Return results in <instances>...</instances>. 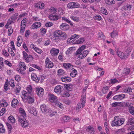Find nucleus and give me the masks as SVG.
<instances>
[{
    "label": "nucleus",
    "instance_id": "1",
    "mask_svg": "<svg viewBox=\"0 0 134 134\" xmlns=\"http://www.w3.org/2000/svg\"><path fill=\"white\" fill-rule=\"evenodd\" d=\"M19 112L21 115L18 117L19 121L20 123L22 126L26 127L28 126V123L25 118L26 116L25 111L22 108H20L19 109Z\"/></svg>",
    "mask_w": 134,
    "mask_h": 134
},
{
    "label": "nucleus",
    "instance_id": "2",
    "mask_svg": "<svg viewBox=\"0 0 134 134\" xmlns=\"http://www.w3.org/2000/svg\"><path fill=\"white\" fill-rule=\"evenodd\" d=\"M119 118V116L114 117V120L112 121L111 123V125L113 126H120L124 123V119L123 118L120 119Z\"/></svg>",
    "mask_w": 134,
    "mask_h": 134
},
{
    "label": "nucleus",
    "instance_id": "3",
    "mask_svg": "<svg viewBox=\"0 0 134 134\" xmlns=\"http://www.w3.org/2000/svg\"><path fill=\"white\" fill-rule=\"evenodd\" d=\"M86 96L85 94H83L82 95L80 99V102L77 104V108L78 109L81 108H83L85 106V105L86 103Z\"/></svg>",
    "mask_w": 134,
    "mask_h": 134
},
{
    "label": "nucleus",
    "instance_id": "4",
    "mask_svg": "<svg viewBox=\"0 0 134 134\" xmlns=\"http://www.w3.org/2000/svg\"><path fill=\"white\" fill-rule=\"evenodd\" d=\"M26 69V66L25 63L21 62L19 64V68L16 69V71L19 73L24 74L25 72L24 71Z\"/></svg>",
    "mask_w": 134,
    "mask_h": 134
},
{
    "label": "nucleus",
    "instance_id": "5",
    "mask_svg": "<svg viewBox=\"0 0 134 134\" xmlns=\"http://www.w3.org/2000/svg\"><path fill=\"white\" fill-rule=\"evenodd\" d=\"M40 108L42 112L43 113H51L52 112L51 110L45 104L41 105Z\"/></svg>",
    "mask_w": 134,
    "mask_h": 134
},
{
    "label": "nucleus",
    "instance_id": "6",
    "mask_svg": "<svg viewBox=\"0 0 134 134\" xmlns=\"http://www.w3.org/2000/svg\"><path fill=\"white\" fill-rule=\"evenodd\" d=\"M45 63L46 67V68H52L53 66V63L49 60L48 57L46 58Z\"/></svg>",
    "mask_w": 134,
    "mask_h": 134
},
{
    "label": "nucleus",
    "instance_id": "7",
    "mask_svg": "<svg viewBox=\"0 0 134 134\" xmlns=\"http://www.w3.org/2000/svg\"><path fill=\"white\" fill-rule=\"evenodd\" d=\"M125 97V95L122 93L118 95H116L113 97V99L115 100H120L123 99Z\"/></svg>",
    "mask_w": 134,
    "mask_h": 134
},
{
    "label": "nucleus",
    "instance_id": "8",
    "mask_svg": "<svg viewBox=\"0 0 134 134\" xmlns=\"http://www.w3.org/2000/svg\"><path fill=\"white\" fill-rule=\"evenodd\" d=\"M79 6L80 5L79 4L73 2L69 3L67 5V7L69 8H78Z\"/></svg>",
    "mask_w": 134,
    "mask_h": 134
},
{
    "label": "nucleus",
    "instance_id": "9",
    "mask_svg": "<svg viewBox=\"0 0 134 134\" xmlns=\"http://www.w3.org/2000/svg\"><path fill=\"white\" fill-rule=\"evenodd\" d=\"M49 100L52 102L56 103L58 102V100L57 99L56 96L53 94H50L49 95Z\"/></svg>",
    "mask_w": 134,
    "mask_h": 134
},
{
    "label": "nucleus",
    "instance_id": "10",
    "mask_svg": "<svg viewBox=\"0 0 134 134\" xmlns=\"http://www.w3.org/2000/svg\"><path fill=\"white\" fill-rule=\"evenodd\" d=\"M25 100L26 101L28 100L29 104H32L33 103L35 100L32 94H30L27 98H25L24 99V101Z\"/></svg>",
    "mask_w": 134,
    "mask_h": 134
},
{
    "label": "nucleus",
    "instance_id": "11",
    "mask_svg": "<svg viewBox=\"0 0 134 134\" xmlns=\"http://www.w3.org/2000/svg\"><path fill=\"white\" fill-rule=\"evenodd\" d=\"M63 87L60 85L57 86L55 87L54 91L55 92L57 93L60 94L62 92Z\"/></svg>",
    "mask_w": 134,
    "mask_h": 134
},
{
    "label": "nucleus",
    "instance_id": "12",
    "mask_svg": "<svg viewBox=\"0 0 134 134\" xmlns=\"http://www.w3.org/2000/svg\"><path fill=\"white\" fill-rule=\"evenodd\" d=\"M60 28L63 30H66L69 29V25L65 23H63L60 26Z\"/></svg>",
    "mask_w": 134,
    "mask_h": 134
},
{
    "label": "nucleus",
    "instance_id": "13",
    "mask_svg": "<svg viewBox=\"0 0 134 134\" xmlns=\"http://www.w3.org/2000/svg\"><path fill=\"white\" fill-rule=\"evenodd\" d=\"M28 110L29 112L32 114H33L34 115L37 116V113L36 110V108L34 107H29Z\"/></svg>",
    "mask_w": 134,
    "mask_h": 134
},
{
    "label": "nucleus",
    "instance_id": "14",
    "mask_svg": "<svg viewBox=\"0 0 134 134\" xmlns=\"http://www.w3.org/2000/svg\"><path fill=\"white\" fill-rule=\"evenodd\" d=\"M61 80L63 82H69L71 81V79L67 76H63L61 78Z\"/></svg>",
    "mask_w": 134,
    "mask_h": 134
},
{
    "label": "nucleus",
    "instance_id": "15",
    "mask_svg": "<svg viewBox=\"0 0 134 134\" xmlns=\"http://www.w3.org/2000/svg\"><path fill=\"white\" fill-rule=\"evenodd\" d=\"M59 52V50L58 49L53 48L50 51V52L52 55L53 56L57 55Z\"/></svg>",
    "mask_w": 134,
    "mask_h": 134
},
{
    "label": "nucleus",
    "instance_id": "16",
    "mask_svg": "<svg viewBox=\"0 0 134 134\" xmlns=\"http://www.w3.org/2000/svg\"><path fill=\"white\" fill-rule=\"evenodd\" d=\"M31 79L32 80L35 81L37 83L39 81V78L37 77L36 74L32 73L31 74Z\"/></svg>",
    "mask_w": 134,
    "mask_h": 134
},
{
    "label": "nucleus",
    "instance_id": "17",
    "mask_svg": "<svg viewBox=\"0 0 134 134\" xmlns=\"http://www.w3.org/2000/svg\"><path fill=\"white\" fill-rule=\"evenodd\" d=\"M36 93L39 97H41L43 94L44 90L43 88H40L36 89Z\"/></svg>",
    "mask_w": 134,
    "mask_h": 134
},
{
    "label": "nucleus",
    "instance_id": "18",
    "mask_svg": "<svg viewBox=\"0 0 134 134\" xmlns=\"http://www.w3.org/2000/svg\"><path fill=\"white\" fill-rule=\"evenodd\" d=\"M49 18L51 20H56L59 18V17L56 15L51 14L49 16Z\"/></svg>",
    "mask_w": 134,
    "mask_h": 134
},
{
    "label": "nucleus",
    "instance_id": "19",
    "mask_svg": "<svg viewBox=\"0 0 134 134\" xmlns=\"http://www.w3.org/2000/svg\"><path fill=\"white\" fill-rule=\"evenodd\" d=\"M73 86L72 85L70 84H66L64 85V90H66V91H71L72 88Z\"/></svg>",
    "mask_w": 134,
    "mask_h": 134
},
{
    "label": "nucleus",
    "instance_id": "20",
    "mask_svg": "<svg viewBox=\"0 0 134 134\" xmlns=\"http://www.w3.org/2000/svg\"><path fill=\"white\" fill-rule=\"evenodd\" d=\"M44 4L43 3H36L35 5L36 8H38L40 9L44 8Z\"/></svg>",
    "mask_w": 134,
    "mask_h": 134
},
{
    "label": "nucleus",
    "instance_id": "21",
    "mask_svg": "<svg viewBox=\"0 0 134 134\" xmlns=\"http://www.w3.org/2000/svg\"><path fill=\"white\" fill-rule=\"evenodd\" d=\"M41 24L40 22H36L34 23L32 26L31 28L32 29H37L41 25Z\"/></svg>",
    "mask_w": 134,
    "mask_h": 134
},
{
    "label": "nucleus",
    "instance_id": "22",
    "mask_svg": "<svg viewBox=\"0 0 134 134\" xmlns=\"http://www.w3.org/2000/svg\"><path fill=\"white\" fill-rule=\"evenodd\" d=\"M22 96H21L22 99L24 100V99L25 98H27L30 94L26 91H23L22 92Z\"/></svg>",
    "mask_w": 134,
    "mask_h": 134
},
{
    "label": "nucleus",
    "instance_id": "23",
    "mask_svg": "<svg viewBox=\"0 0 134 134\" xmlns=\"http://www.w3.org/2000/svg\"><path fill=\"white\" fill-rule=\"evenodd\" d=\"M62 31L60 30H57L54 33V36L55 38L58 37L60 36Z\"/></svg>",
    "mask_w": 134,
    "mask_h": 134
},
{
    "label": "nucleus",
    "instance_id": "24",
    "mask_svg": "<svg viewBox=\"0 0 134 134\" xmlns=\"http://www.w3.org/2000/svg\"><path fill=\"white\" fill-rule=\"evenodd\" d=\"M64 91H62V92L60 94L61 96L63 97H69L70 96V94L69 93V92L67 91H65L64 90Z\"/></svg>",
    "mask_w": 134,
    "mask_h": 134
},
{
    "label": "nucleus",
    "instance_id": "25",
    "mask_svg": "<svg viewBox=\"0 0 134 134\" xmlns=\"http://www.w3.org/2000/svg\"><path fill=\"white\" fill-rule=\"evenodd\" d=\"M86 130L88 132H89L93 134L94 132V130L93 127L91 126H88L87 129H86Z\"/></svg>",
    "mask_w": 134,
    "mask_h": 134
},
{
    "label": "nucleus",
    "instance_id": "26",
    "mask_svg": "<svg viewBox=\"0 0 134 134\" xmlns=\"http://www.w3.org/2000/svg\"><path fill=\"white\" fill-rule=\"evenodd\" d=\"M72 70L73 71L70 73V75L72 77H74L76 76L77 74V71L74 68H72Z\"/></svg>",
    "mask_w": 134,
    "mask_h": 134
},
{
    "label": "nucleus",
    "instance_id": "27",
    "mask_svg": "<svg viewBox=\"0 0 134 134\" xmlns=\"http://www.w3.org/2000/svg\"><path fill=\"white\" fill-rule=\"evenodd\" d=\"M8 119L9 122H11L12 123H14L15 122V119L12 115L9 116L8 118Z\"/></svg>",
    "mask_w": 134,
    "mask_h": 134
},
{
    "label": "nucleus",
    "instance_id": "28",
    "mask_svg": "<svg viewBox=\"0 0 134 134\" xmlns=\"http://www.w3.org/2000/svg\"><path fill=\"white\" fill-rule=\"evenodd\" d=\"M134 124V118H132L129 119L126 125H131Z\"/></svg>",
    "mask_w": 134,
    "mask_h": 134
},
{
    "label": "nucleus",
    "instance_id": "29",
    "mask_svg": "<svg viewBox=\"0 0 134 134\" xmlns=\"http://www.w3.org/2000/svg\"><path fill=\"white\" fill-rule=\"evenodd\" d=\"M118 32L117 31L114 30L111 33L110 36L112 38H114L116 35H118Z\"/></svg>",
    "mask_w": 134,
    "mask_h": 134
},
{
    "label": "nucleus",
    "instance_id": "30",
    "mask_svg": "<svg viewBox=\"0 0 134 134\" xmlns=\"http://www.w3.org/2000/svg\"><path fill=\"white\" fill-rule=\"evenodd\" d=\"M18 103V100L15 98H14L12 101L11 105L12 107L14 106L15 105H17Z\"/></svg>",
    "mask_w": 134,
    "mask_h": 134
},
{
    "label": "nucleus",
    "instance_id": "31",
    "mask_svg": "<svg viewBox=\"0 0 134 134\" xmlns=\"http://www.w3.org/2000/svg\"><path fill=\"white\" fill-rule=\"evenodd\" d=\"M70 19L76 22H78L79 21V18L77 16H74L72 15L70 16Z\"/></svg>",
    "mask_w": 134,
    "mask_h": 134
},
{
    "label": "nucleus",
    "instance_id": "32",
    "mask_svg": "<svg viewBox=\"0 0 134 134\" xmlns=\"http://www.w3.org/2000/svg\"><path fill=\"white\" fill-rule=\"evenodd\" d=\"M123 9L125 10H130L131 9V6L130 5L127 4L124 7Z\"/></svg>",
    "mask_w": 134,
    "mask_h": 134
},
{
    "label": "nucleus",
    "instance_id": "33",
    "mask_svg": "<svg viewBox=\"0 0 134 134\" xmlns=\"http://www.w3.org/2000/svg\"><path fill=\"white\" fill-rule=\"evenodd\" d=\"M32 87L31 86H29L27 87L26 88V90L27 91V92L30 95V94H32V93L31 92L32 91Z\"/></svg>",
    "mask_w": 134,
    "mask_h": 134
},
{
    "label": "nucleus",
    "instance_id": "34",
    "mask_svg": "<svg viewBox=\"0 0 134 134\" xmlns=\"http://www.w3.org/2000/svg\"><path fill=\"white\" fill-rule=\"evenodd\" d=\"M60 36L64 40H65L67 37V35L66 33L63 32L62 31Z\"/></svg>",
    "mask_w": 134,
    "mask_h": 134
},
{
    "label": "nucleus",
    "instance_id": "35",
    "mask_svg": "<svg viewBox=\"0 0 134 134\" xmlns=\"http://www.w3.org/2000/svg\"><path fill=\"white\" fill-rule=\"evenodd\" d=\"M62 19L63 20L65 21L67 23H68L70 24L71 26H72L73 25V24L71 23V21L68 19L66 18L65 17H63L62 18Z\"/></svg>",
    "mask_w": 134,
    "mask_h": 134
},
{
    "label": "nucleus",
    "instance_id": "36",
    "mask_svg": "<svg viewBox=\"0 0 134 134\" xmlns=\"http://www.w3.org/2000/svg\"><path fill=\"white\" fill-rule=\"evenodd\" d=\"M80 36L79 35H76V34H74L71 36V39H72L73 41L75 40V39L76 38H78Z\"/></svg>",
    "mask_w": 134,
    "mask_h": 134
},
{
    "label": "nucleus",
    "instance_id": "37",
    "mask_svg": "<svg viewBox=\"0 0 134 134\" xmlns=\"http://www.w3.org/2000/svg\"><path fill=\"white\" fill-rule=\"evenodd\" d=\"M132 89L130 87H129L127 89H125L123 90V92L124 93H127L129 92H131Z\"/></svg>",
    "mask_w": 134,
    "mask_h": 134
},
{
    "label": "nucleus",
    "instance_id": "38",
    "mask_svg": "<svg viewBox=\"0 0 134 134\" xmlns=\"http://www.w3.org/2000/svg\"><path fill=\"white\" fill-rule=\"evenodd\" d=\"M26 26L25 24H23V25L21 24V29H20V32L21 33H23L24 32L25 30V27Z\"/></svg>",
    "mask_w": 134,
    "mask_h": 134
},
{
    "label": "nucleus",
    "instance_id": "39",
    "mask_svg": "<svg viewBox=\"0 0 134 134\" xmlns=\"http://www.w3.org/2000/svg\"><path fill=\"white\" fill-rule=\"evenodd\" d=\"M105 2L108 4H112L115 3V2L114 0H105Z\"/></svg>",
    "mask_w": 134,
    "mask_h": 134
},
{
    "label": "nucleus",
    "instance_id": "40",
    "mask_svg": "<svg viewBox=\"0 0 134 134\" xmlns=\"http://www.w3.org/2000/svg\"><path fill=\"white\" fill-rule=\"evenodd\" d=\"M85 41V39L84 38H79L78 40L77 41V44H81V43L84 42Z\"/></svg>",
    "mask_w": 134,
    "mask_h": 134
},
{
    "label": "nucleus",
    "instance_id": "41",
    "mask_svg": "<svg viewBox=\"0 0 134 134\" xmlns=\"http://www.w3.org/2000/svg\"><path fill=\"white\" fill-rule=\"evenodd\" d=\"M18 14L17 13L14 14L11 18V19L15 20L17 18Z\"/></svg>",
    "mask_w": 134,
    "mask_h": 134
},
{
    "label": "nucleus",
    "instance_id": "42",
    "mask_svg": "<svg viewBox=\"0 0 134 134\" xmlns=\"http://www.w3.org/2000/svg\"><path fill=\"white\" fill-rule=\"evenodd\" d=\"M129 110L130 113L134 115V107H130L129 109Z\"/></svg>",
    "mask_w": 134,
    "mask_h": 134
},
{
    "label": "nucleus",
    "instance_id": "43",
    "mask_svg": "<svg viewBox=\"0 0 134 134\" xmlns=\"http://www.w3.org/2000/svg\"><path fill=\"white\" fill-rule=\"evenodd\" d=\"M8 50L9 53L11 54L12 56L13 57L14 56L15 54L13 51L12 48H8Z\"/></svg>",
    "mask_w": 134,
    "mask_h": 134
},
{
    "label": "nucleus",
    "instance_id": "44",
    "mask_svg": "<svg viewBox=\"0 0 134 134\" xmlns=\"http://www.w3.org/2000/svg\"><path fill=\"white\" fill-rule=\"evenodd\" d=\"M5 131V129L3 124L0 123V132L1 133H3Z\"/></svg>",
    "mask_w": 134,
    "mask_h": 134
},
{
    "label": "nucleus",
    "instance_id": "45",
    "mask_svg": "<svg viewBox=\"0 0 134 134\" xmlns=\"http://www.w3.org/2000/svg\"><path fill=\"white\" fill-rule=\"evenodd\" d=\"M117 54L120 57L122 58L124 55V53L122 52L118 51L117 53Z\"/></svg>",
    "mask_w": 134,
    "mask_h": 134
},
{
    "label": "nucleus",
    "instance_id": "46",
    "mask_svg": "<svg viewBox=\"0 0 134 134\" xmlns=\"http://www.w3.org/2000/svg\"><path fill=\"white\" fill-rule=\"evenodd\" d=\"M63 66L66 69L70 68L71 67L72 65L69 63H67L64 64Z\"/></svg>",
    "mask_w": 134,
    "mask_h": 134
},
{
    "label": "nucleus",
    "instance_id": "47",
    "mask_svg": "<svg viewBox=\"0 0 134 134\" xmlns=\"http://www.w3.org/2000/svg\"><path fill=\"white\" fill-rule=\"evenodd\" d=\"M109 88L108 86H106L103 88L102 91L104 94H105L107 93L108 90Z\"/></svg>",
    "mask_w": 134,
    "mask_h": 134
},
{
    "label": "nucleus",
    "instance_id": "48",
    "mask_svg": "<svg viewBox=\"0 0 134 134\" xmlns=\"http://www.w3.org/2000/svg\"><path fill=\"white\" fill-rule=\"evenodd\" d=\"M101 12L103 14H104L105 15H107L108 14V13L107 10L104 8L101 9Z\"/></svg>",
    "mask_w": 134,
    "mask_h": 134
},
{
    "label": "nucleus",
    "instance_id": "49",
    "mask_svg": "<svg viewBox=\"0 0 134 134\" xmlns=\"http://www.w3.org/2000/svg\"><path fill=\"white\" fill-rule=\"evenodd\" d=\"M121 103V102H115L112 103L111 106L113 107H115L117 106H119Z\"/></svg>",
    "mask_w": 134,
    "mask_h": 134
},
{
    "label": "nucleus",
    "instance_id": "50",
    "mask_svg": "<svg viewBox=\"0 0 134 134\" xmlns=\"http://www.w3.org/2000/svg\"><path fill=\"white\" fill-rule=\"evenodd\" d=\"M50 10L51 11V12L55 13L57 12V9L56 8L51 7L50 8Z\"/></svg>",
    "mask_w": 134,
    "mask_h": 134
},
{
    "label": "nucleus",
    "instance_id": "51",
    "mask_svg": "<svg viewBox=\"0 0 134 134\" xmlns=\"http://www.w3.org/2000/svg\"><path fill=\"white\" fill-rule=\"evenodd\" d=\"M14 80H11L9 82V84L11 86L13 87L15 86V85L14 83Z\"/></svg>",
    "mask_w": 134,
    "mask_h": 134
},
{
    "label": "nucleus",
    "instance_id": "52",
    "mask_svg": "<svg viewBox=\"0 0 134 134\" xmlns=\"http://www.w3.org/2000/svg\"><path fill=\"white\" fill-rule=\"evenodd\" d=\"M64 73V71L61 69H59L58 71V73L59 75H62Z\"/></svg>",
    "mask_w": 134,
    "mask_h": 134
},
{
    "label": "nucleus",
    "instance_id": "53",
    "mask_svg": "<svg viewBox=\"0 0 134 134\" xmlns=\"http://www.w3.org/2000/svg\"><path fill=\"white\" fill-rule=\"evenodd\" d=\"M35 51L36 52L39 54L41 53L42 52V51L41 49L37 48H35Z\"/></svg>",
    "mask_w": 134,
    "mask_h": 134
},
{
    "label": "nucleus",
    "instance_id": "54",
    "mask_svg": "<svg viewBox=\"0 0 134 134\" xmlns=\"http://www.w3.org/2000/svg\"><path fill=\"white\" fill-rule=\"evenodd\" d=\"M13 32V30L12 28H10L8 30V36H10Z\"/></svg>",
    "mask_w": 134,
    "mask_h": 134
},
{
    "label": "nucleus",
    "instance_id": "55",
    "mask_svg": "<svg viewBox=\"0 0 134 134\" xmlns=\"http://www.w3.org/2000/svg\"><path fill=\"white\" fill-rule=\"evenodd\" d=\"M124 129H120L118 130L117 131L116 133L117 134L120 133L122 134L123 132H124Z\"/></svg>",
    "mask_w": 134,
    "mask_h": 134
},
{
    "label": "nucleus",
    "instance_id": "56",
    "mask_svg": "<svg viewBox=\"0 0 134 134\" xmlns=\"http://www.w3.org/2000/svg\"><path fill=\"white\" fill-rule=\"evenodd\" d=\"M131 51V49L129 47L127 48L125 51V52H126V53L129 54L130 55V53Z\"/></svg>",
    "mask_w": 134,
    "mask_h": 134
},
{
    "label": "nucleus",
    "instance_id": "57",
    "mask_svg": "<svg viewBox=\"0 0 134 134\" xmlns=\"http://www.w3.org/2000/svg\"><path fill=\"white\" fill-rule=\"evenodd\" d=\"M89 52V51L87 50H86L84 51L82 53V54L83 55H84V57H86L87 54H88Z\"/></svg>",
    "mask_w": 134,
    "mask_h": 134
},
{
    "label": "nucleus",
    "instance_id": "58",
    "mask_svg": "<svg viewBox=\"0 0 134 134\" xmlns=\"http://www.w3.org/2000/svg\"><path fill=\"white\" fill-rule=\"evenodd\" d=\"M110 83L112 84H113L118 82V81L116 79H111L110 80Z\"/></svg>",
    "mask_w": 134,
    "mask_h": 134
},
{
    "label": "nucleus",
    "instance_id": "59",
    "mask_svg": "<svg viewBox=\"0 0 134 134\" xmlns=\"http://www.w3.org/2000/svg\"><path fill=\"white\" fill-rule=\"evenodd\" d=\"M53 25V24L51 22H47L45 24V26L47 27H49L52 26Z\"/></svg>",
    "mask_w": 134,
    "mask_h": 134
},
{
    "label": "nucleus",
    "instance_id": "60",
    "mask_svg": "<svg viewBox=\"0 0 134 134\" xmlns=\"http://www.w3.org/2000/svg\"><path fill=\"white\" fill-rule=\"evenodd\" d=\"M40 31L42 34H44L46 33V30L45 28H42L41 29Z\"/></svg>",
    "mask_w": 134,
    "mask_h": 134
},
{
    "label": "nucleus",
    "instance_id": "61",
    "mask_svg": "<svg viewBox=\"0 0 134 134\" xmlns=\"http://www.w3.org/2000/svg\"><path fill=\"white\" fill-rule=\"evenodd\" d=\"M102 18L100 15H96L95 16V19L98 20H101Z\"/></svg>",
    "mask_w": 134,
    "mask_h": 134
},
{
    "label": "nucleus",
    "instance_id": "62",
    "mask_svg": "<svg viewBox=\"0 0 134 134\" xmlns=\"http://www.w3.org/2000/svg\"><path fill=\"white\" fill-rule=\"evenodd\" d=\"M55 104L57 105H58L59 107L60 108H61L62 109L63 108V106L62 105V104L61 103L58 102H56Z\"/></svg>",
    "mask_w": 134,
    "mask_h": 134
},
{
    "label": "nucleus",
    "instance_id": "63",
    "mask_svg": "<svg viewBox=\"0 0 134 134\" xmlns=\"http://www.w3.org/2000/svg\"><path fill=\"white\" fill-rule=\"evenodd\" d=\"M2 53L3 55H4L6 57H8L9 55L8 53H7L6 51H3Z\"/></svg>",
    "mask_w": 134,
    "mask_h": 134
},
{
    "label": "nucleus",
    "instance_id": "64",
    "mask_svg": "<svg viewBox=\"0 0 134 134\" xmlns=\"http://www.w3.org/2000/svg\"><path fill=\"white\" fill-rule=\"evenodd\" d=\"M85 47H86L85 46L83 45L79 48V51H80L81 52L85 48Z\"/></svg>",
    "mask_w": 134,
    "mask_h": 134
}]
</instances>
